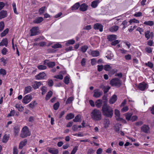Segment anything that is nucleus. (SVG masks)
<instances>
[{"label":"nucleus","mask_w":154,"mask_h":154,"mask_svg":"<svg viewBox=\"0 0 154 154\" xmlns=\"http://www.w3.org/2000/svg\"><path fill=\"white\" fill-rule=\"evenodd\" d=\"M4 23L3 21L0 22V31H2L4 27Z\"/></svg>","instance_id":"6e6d98bb"},{"label":"nucleus","mask_w":154,"mask_h":154,"mask_svg":"<svg viewBox=\"0 0 154 154\" xmlns=\"http://www.w3.org/2000/svg\"><path fill=\"white\" fill-rule=\"evenodd\" d=\"M141 131L145 133H148L150 132V128L148 125H144L141 128Z\"/></svg>","instance_id":"39448f33"},{"label":"nucleus","mask_w":154,"mask_h":154,"mask_svg":"<svg viewBox=\"0 0 154 154\" xmlns=\"http://www.w3.org/2000/svg\"><path fill=\"white\" fill-rule=\"evenodd\" d=\"M134 16L136 17H140L142 16V13L140 12H137L135 13L134 15Z\"/></svg>","instance_id":"09e8293b"},{"label":"nucleus","mask_w":154,"mask_h":154,"mask_svg":"<svg viewBox=\"0 0 154 154\" xmlns=\"http://www.w3.org/2000/svg\"><path fill=\"white\" fill-rule=\"evenodd\" d=\"M20 128L19 126L18 125H16L15 126L14 128V132L15 136L18 134L20 131Z\"/></svg>","instance_id":"4468645a"},{"label":"nucleus","mask_w":154,"mask_h":154,"mask_svg":"<svg viewBox=\"0 0 154 154\" xmlns=\"http://www.w3.org/2000/svg\"><path fill=\"white\" fill-rule=\"evenodd\" d=\"M38 69L40 70L45 69H46V66L43 65H39L37 66Z\"/></svg>","instance_id":"79ce46f5"},{"label":"nucleus","mask_w":154,"mask_h":154,"mask_svg":"<svg viewBox=\"0 0 154 154\" xmlns=\"http://www.w3.org/2000/svg\"><path fill=\"white\" fill-rule=\"evenodd\" d=\"M115 114L116 119L118 120L120 117V113L119 111L117 109H116L115 110Z\"/></svg>","instance_id":"a211bd4d"},{"label":"nucleus","mask_w":154,"mask_h":154,"mask_svg":"<svg viewBox=\"0 0 154 154\" xmlns=\"http://www.w3.org/2000/svg\"><path fill=\"white\" fill-rule=\"evenodd\" d=\"M145 65L146 66H148L150 68H152L153 66L152 63L149 62H148L147 63H146Z\"/></svg>","instance_id":"052dcab7"},{"label":"nucleus","mask_w":154,"mask_h":154,"mask_svg":"<svg viewBox=\"0 0 154 154\" xmlns=\"http://www.w3.org/2000/svg\"><path fill=\"white\" fill-rule=\"evenodd\" d=\"M122 82L120 80L117 78L112 79L110 82V84L111 86L119 87L121 85Z\"/></svg>","instance_id":"7ed1b4c3"},{"label":"nucleus","mask_w":154,"mask_h":154,"mask_svg":"<svg viewBox=\"0 0 154 154\" xmlns=\"http://www.w3.org/2000/svg\"><path fill=\"white\" fill-rule=\"evenodd\" d=\"M32 87L30 86L25 87L24 94H25L30 92L32 91Z\"/></svg>","instance_id":"bb28decb"},{"label":"nucleus","mask_w":154,"mask_h":154,"mask_svg":"<svg viewBox=\"0 0 154 154\" xmlns=\"http://www.w3.org/2000/svg\"><path fill=\"white\" fill-rule=\"evenodd\" d=\"M41 90H42V94L44 95L45 94L46 92H47V89L46 88L45 86H43L41 88Z\"/></svg>","instance_id":"603ef678"},{"label":"nucleus","mask_w":154,"mask_h":154,"mask_svg":"<svg viewBox=\"0 0 154 154\" xmlns=\"http://www.w3.org/2000/svg\"><path fill=\"white\" fill-rule=\"evenodd\" d=\"M91 117L93 119L96 120V109H94L91 112Z\"/></svg>","instance_id":"6ab92c4d"},{"label":"nucleus","mask_w":154,"mask_h":154,"mask_svg":"<svg viewBox=\"0 0 154 154\" xmlns=\"http://www.w3.org/2000/svg\"><path fill=\"white\" fill-rule=\"evenodd\" d=\"M103 26L101 24L97 23V29H99V31L102 32L103 31Z\"/></svg>","instance_id":"e433bc0d"},{"label":"nucleus","mask_w":154,"mask_h":154,"mask_svg":"<svg viewBox=\"0 0 154 154\" xmlns=\"http://www.w3.org/2000/svg\"><path fill=\"white\" fill-rule=\"evenodd\" d=\"M38 27L35 26L33 27L30 31L31 32L30 36H32L37 35L38 32Z\"/></svg>","instance_id":"423d86ee"},{"label":"nucleus","mask_w":154,"mask_h":154,"mask_svg":"<svg viewBox=\"0 0 154 154\" xmlns=\"http://www.w3.org/2000/svg\"><path fill=\"white\" fill-rule=\"evenodd\" d=\"M111 69V66L107 64L104 66V69L106 71H110Z\"/></svg>","instance_id":"7c9ffc66"},{"label":"nucleus","mask_w":154,"mask_h":154,"mask_svg":"<svg viewBox=\"0 0 154 154\" xmlns=\"http://www.w3.org/2000/svg\"><path fill=\"white\" fill-rule=\"evenodd\" d=\"M89 53L93 57L96 56V51L90 50Z\"/></svg>","instance_id":"3c124183"},{"label":"nucleus","mask_w":154,"mask_h":154,"mask_svg":"<svg viewBox=\"0 0 154 154\" xmlns=\"http://www.w3.org/2000/svg\"><path fill=\"white\" fill-rule=\"evenodd\" d=\"M46 7L45 6L42 7H41L39 10V13L40 14H43L45 11V9H46Z\"/></svg>","instance_id":"37998d69"},{"label":"nucleus","mask_w":154,"mask_h":154,"mask_svg":"<svg viewBox=\"0 0 154 154\" xmlns=\"http://www.w3.org/2000/svg\"><path fill=\"white\" fill-rule=\"evenodd\" d=\"M150 32L149 31L146 32L145 33V37L147 38V39H148L150 37V35L149 34Z\"/></svg>","instance_id":"5fc2aeb1"},{"label":"nucleus","mask_w":154,"mask_h":154,"mask_svg":"<svg viewBox=\"0 0 154 154\" xmlns=\"http://www.w3.org/2000/svg\"><path fill=\"white\" fill-rule=\"evenodd\" d=\"M54 78L62 80L63 78V76L62 75L60 74L54 76Z\"/></svg>","instance_id":"bf43d9fd"},{"label":"nucleus","mask_w":154,"mask_h":154,"mask_svg":"<svg viewBox=\"0 0 154 154\" xmlns=\"http://www.w3.org/2000/svg\"><path fill=\"white\" fill-rule=\"evenodd\" d=\"M102 111L103 115L106 117L111 118L113 115L112 108L105 103L102 107Z\"/></svg>","instance_id":"f257e3e1"},{"label":"nucleus","mask_w":154,"mask_h":154,"mask_svg":"<svg viewBox=\"0 0 154 154\" xmlns=\"http://www.w3.org/2000/svg\"><path fill=\"white\" fill-rule=\"evenodd\" d=\"M123 42L128 46V49H129L130 48L131 44L129 42L126 41H124Z\"/></svg>","instance_id":"680f3d73"},{"label":"nucleus","mask_w":154,"mask_h":154,"mask_svg":"<svg viewBox=\"0 0 154 154\" xmlns=\"http://www.w3.org/2000/svg\"><path fill=\"white\" fill-rule=\"evenodd\" d=\"M98 67V71H102L103 68H104V66L102 65H98L97 66Z\"/></svg>","instance_id":"0e129e2a"},{"label":"nucleus","mask_w":154,"mask_h":154,"mask_svg":"<svg viewBox=\"0 0 154 154\" xmlns=\"http://www.w3.org/2000/svg\"><path fill=\"white\" fill-rule=\"evenodd\" d=\"M144 24L149 26H152L154 24V22L152 21H146L144 23Z\"/></svg>","instance_id":"72a5a7b5"},{"label":"nucleus","mask_w":154,"mask_h":154,"mask_svg":"<svg viewBox=\"0 0 154 154\" xmlns=\"http://www.w3.org/2000/svg\"><path fill=\"white\" fill-rule=\"evenodd\" d=\"M123 26V29H124L127 27L129 25L128 24V22L126 20L124 21L122 24Z\"/></svg>","instance_id":"c03bdc74"},{"label":"nucleus","mask_w":154,"mask_h":154,"mask_svg":"<svg viewBox=\"0 0 154 154\" xmlns=\"http://www.w3.org/2000/svg\"><path fill=\"white\" fill-rule=\"evenodd\" d=\"M27 143V140L26 139H25L24 140L21 141L20 143L19 148L20 149H22L23 147Z\"/></svg>","instance_id":"2eb2a0df"},{"label":"nucleus","mask_w":154,"mask_h":154,"mask_svg":"<svg viewBox=\"0 0 154 154\" xmlns=\"http://www.w3.org/2000/svg\"><path fill=\"white\" fill-rule=\"evenodd\" d=\"M74 117V115L72 113H70L67 115L66 119V120H70L73 119Z\"/></svg>","instance_id":"5701e85b"},{"label":"nucleus","mask_w":154,"mask_h":154,"mask_svg":"<svg viewBox=\"0 0 154 154\" xmlns=\"http://www.w3.org/2000/svg\"><path fill=\"white\" fill-rule=\"evenodd\" d=\"M128 107L127 106H124L121 109V111L122 112H125L128 110Z\"/></svg>","instance_id":"13d9d810"},{"label":"nucleus","mask_w":154,"mask_h":154,"mask_svg":"<svg viewBox=\"0 0 154 154\" xmlns=\"http://www.w3.org/2000/svg\"><path fill=\"white\" fill-rule=\"evenodd\" d=\"M80 6V4L79 2H77L73 6H72L71 9L72 10H76L78 9Z\"/></svg>","instance_id":"aec40b11"},{"label":"nucleus","mask_w":154,"mask_h":154,"mask_svg":"<svg viewBox=\"0 0 154 154\" xmlns=\"http://www.w3.org/2000/svg\"><path fill=\"white\" fill-rule=\"evenodd\" d=\"M55 63L54 62H49L48 66L49 68H52L55 66Z\"/></svg>","instance_id":"de8ad7c7"},{"label":"nucleus","mask_w":154,"mask_h":154,"mask_svg":"<svg viewBox=\"0 0 154 154\" xmlns=\"http://www.w3.org/2000/svg\"><path fill=\"white\" fill-rule=\"evenodd\" d=\"M88 47L87 45H84L81 47V51L83 53L85 52L87 50Z\"/></svg>","instance_id":"58836bf2"},{"label":"nucleus","mask_w":154,"mask_h":154,"mask_svg":"<svg viewBox=\"0 0 154 154\" xmlns=\"http://www.w3.org/2000/svg\"><path fill=\"white\" fill-rule=\"evenodd\" d=\"M15 107L20 112H22L24 110V107L20 104H16L15 106Z\"/></svg>","instance_id":"a878e982"},{"label":"nucleus","mask_w":154,"mask_h":154,"mask_svg":"<svg viewBox=\"0 0 154 154\" xmlns=\"http://www.w3.org/2000/svg\"><path fill=\"white\" fill-rule=\"evenodd\" d=\"M117 100V97L116 95H113L109 100V102L110 104H113Z\"/></svg>","instance_id":"9b49d317"},{"label":"nucleus","mask_w":154,"mask_h":154,"mask_svg":"<svg viewBox=\"0 0 154 154\" xmlns=\"http://www.w3.org/2000/svg\"><path fill=\"white\" fill-rule=\"evenodd\" d=\"M52 92L51 91H49L48 92L45 97L46 100H48L50 98L52 95Z\"/></svg>","instance_id":"c756f323"},{"label":"nucleus","mask_w":154,"mask_h":154,"mask_svg":"<svg viewBox=\"0 0 154 154\" xmlns=\"http://www.w3.org/2000/svg\"><path fill=\"white\" fill-rule=\"evenodd\" d=\"M102 104V100L99 99L97 100V107H100Z\"/></svg>","instance_id":"8fccbe9b"},{"label":"nucleus","mask_w":154,"mask_h":154,"mask_svg":"<svg viewBox=\"0 0 154 154\" xmlns=\"http://www.w3.org/2000/svg\"><path fill=\"white\" fill-rule=\"evenodd\" d=\"M91 29V25H87L83 27L84 30H89Z\"/></svg>","instance_id":"338daca9"},{"label":"nucleus","mask_w":154,"mask_h":154,"mask_svg":"<svg viewBox=\"0 0 154 154\" xmlns=\"http://www.w3.org/2000/svg\"><path fill=\"white\" fill-rule=\"evenodd\" d=\"M37 104V103L35 101H34L31 102L28 105V106L30 108H33Z\"/></svg>","instance_id":"4be33fe9"},{"label":"nucleus","mask_w":154,"mask_h":154,"mask_svg":"<svg viewBox=\"0 0 154 154\" xmlns=\"http://www.w3.org/2000/svg\"><path fill=\"white\" fill-rule=\"evenodd\" d=\"M9 31V29L8 28L6 29L3 32L1 33V36L2 37L5 36L6 34L8 33Z\"/></svg>","instance_id":"a19ab883"},{"label":"nucleus","mask_w":154,"mask_h":154,"mask_svg":"<svg viewBox=\"0 0 154 154\" xmlns=\"http://www.w3.org/2000/svg\"><path fill=\"white\" fill-rule=\"evenodd\" d=\"M75 43V41L73 39H71L67 41L65 44L66 45L68 46L69 45H73Z\"/></svg>","instance_id":"2f4dec72"},{"label":"nucleus","mask_w":154,"mask_h":154,"mask_svg":"<svg viewBox=\"0 0 154 154\" xmlns=\"http://www.w3.org/2000/svg\"><path fill=\"white\" fill-rule=\"evenodd\" d=\"M119 29V27L116 25L114 26L109 29V30L111 32L116 31Z\"/></svg>","instance_id":"b1692460"},{"label":"nucleus","mask_w":154,"mask_h":154,"mask_svg":"<svg viewBox=\"0 0 154 154\" xmlns=\"http://www.w3.org/2000/svg\"><path fill=\"white\" fill-rule=\"evenodd\" d=\"M101 119V112L97 110V120H100Z\"/></svg>","instance_id":"ea45409f"},{"label":"nucleus","mask_w":154,"mask_h":154,"mask_svg":"<svg viewBox=\"0 0 154 154\" xmlns=\"http://www.w3.org/2000/svg\"><path fill=\"white\" fill-rule=\"evenodd\" d=\"M110 88V87L109 86H106L104 88V93H107Z\"/></svg>","instance_id":"69168bd1"},{"label":"nucleus","mask_w":154,"mask_h":154,"mask_svg":"<svg viewBox=\"0 0 154 154\" xmlns=\"http://www.w3.org/2000/svg\"><path fill=\"white\" fill-rule=\"evenodd\" d=\"M48 151L49 152L52 154H57L58 153V150L55 148H48Z\"/></svg>","instance_id":"1a4fd4ad"},{"label":"nucleus","mask_w":154,"mask_h":154,"mask_svg":"<svg viewBox=\"0 0 154 154\" xmlns=\"http://www.w3.org/2000/svg\"><path fill=\"white\" fill-rule=\"evenodd\" d=\"M60 103L59 102H57L54 104V105L53 107L55 110H57L59 107Z\"/></svg>","instance_id":"a18cd8bd"},{"label":"nucleus","mask_w":154,"mask_h":154,"mask_svg":"<svg viewBox=\"0 0 154 154\" xmlns=\"http://www.w3.org/2000/svg\"><path fill=\"white\" fill-rule=\"evenodd\" d=\"M2 53L3 55H5L6 54L7 52V50L6 48H4L2 50Z\"/></svg>","instance_id":"e2e57ef3"},{"label":"nucleus","mask_w":154,"mask_h":154,"mask_svg":"<svg viewBox=\"0 0 154 154\" xmlns=\"http://www.w3.org/2000/svg\"><path fill=\"white\" fill-rule=\"evenodd\" d=\"M8 42L7 39L6 38L3 39L1 42L0 43V46H5L7 47Z\"/></svg>","instance_id":"ddd939ff"},{"label":"nucleus","mask_w":154,"mask_h":154,"mask_svg":"<svg viewBox=\"0 0 154 154\" xmlns=\"http://www.w3.org/2000/svg\"><path fill=\"white\" fill-rule=\"evenodd\" d=\"M147 85L144 82L140 83L138 86V88L141 91H144L146 89Z\"/></svg>","instance_id":"0eeeda50"},{"label":"nucleus","mask_w":154,"mask_h":154,"mask_svg":"<svg viewBox=\"0 0 154 154\" xmlns=\"http://www.w3.org/2000/svg\"><path fill=\"white\" fill-rule=\"evenodd\" d=\"M9 138V135H7L6 134L4 135L2 140V142L4 143H6L8 140Z\"/></svg>","instance_id":"cd10ccee"},{"label":"nucleus","mask_w":154,"mask_h":154,"mask_svg":"<svg viewBox=\"0 0 154 154\" xmlns=\"http://www.w3.org/2000/svg\"><path fill=\"white\" fill-rule=\"evenodd\" d=\"M51 47L52 48L56 49L59 48H61L62 47V46L59 43H57L56 44H54V45H52L51 46Z\"/></svg>","instance_id":"f704fd0d"},{"label":"nucleus","mask_w":154,"mask_h":154,"mask_svg":"<svg viewBox=\"0 0 154 154\" xmlns=\"http://www.w3.org/2000/svg\"><path fill=\"white\" fill-rule=\"evenodd\" d=\"M81 118V116L79 115H78L76 116L75 118L73 119V121L74 122H79L80 121V119Z\"/></svg>","instance_id":"473e14b6"},{"label":"nucleus","mask_w":154,"mask_h":154,"mask_svg":"<svg viewBox=\"0 0 154 154\" xmlns=\"http://www.w3.org/2000/svg\"><path fill=\"white\" fill-rule=\"evenodd\" d=\"M0 74L3 75H5L6 74V72L5 69H0Z\"/></svg>","instance_id":"4d7b16f0"},{"label":"nucleus","mask_w":154,"mask_h":154,"mask_svg":"<svg viewBox=\"0 0 154 154\" xmlns=\"http://www.w3.org/2000/svg\"><path fill=\"white\" fill-rule=\"evenodd\" d=\"M12 6L13 7V10H14V13L15 14H18V13L17 12V8H16V4L14 2L12 3Z\"/></svg>","instance_id":"c9c22d12"},{"label":"nucleus","mask_w":154,"mask_h":154,"mask_svg":"<svg viewBox=\"0 0 154 154\" xmlns=\"http://www.w3.org/2000/svg\"><path fill=\"white\" fill-rule=\"evenodd\" d=\"M110 123V121L109 120L107 119H104L103 124L105 128H107L109 127V125Z\"/></svg>","instance_id":"393cba45"},{"label":"nucleus","mask_w":154,"mask_h":154,"mask_svg":"<svg viewBox=\"0 0 154 154\" xmlns=\"http://www.w3.org/2000/svg\"><path fill=\"white\" fill-rule=\"evenodd\" d=\"M13 154H18V150L16 146H14L13 148Z\"/></svg>","instance_id":"774afa93"},{"label":"nucleus","mask_w":154,"mask_h":154,"mask_svg":"<svg viewBox=\"0 0 154 154\" xmlns=\"http://www.w3.org/2000/svg\"><path fill=\"white\" fill-rule=\"evenodd\" d=\"M107 38L109 41H112L116 39V35H109L108 36Z\"/></svg>","instance_id":"412c9836"},{"label":"nucleus","mask_w":154,"mask_h":154,"mask_svg":"<svg viewBox=\"0 0 154 154\" xmlns=\"http://www.w3.org/2000/svg\"><path fill=\"white\" fill-rule=\"evenodd\" d=\"M43 20V18L42 17H38L35 18L33 21V23H39Z\"/></svg>","instance_id":"dca6fc26"},{"label":"nucleus","mask_w":154,"mask_h":154,"mask_svg":"<svg viewBox=\"0 0 154 154\" xmlns=\"http://www.w3.org/2000/svg\"><path fill=\"white\" fill-rule=\"evenodd\" d=\"M69 78L67 76L64 77V82L65 84L67 85L69 83Z\"/></svg>","instance_id":"864d4df0"},{"label":"nucleus","mask_w":154,"mask_h":154,"mask_svg":"<svg viewBox=\"0 0 154 154\" xmlns=\"http://www.w3.org/2000/svg\"><path fill=\"white\" fill-rule=\"evenodd\" d=\"M32 98L31 95L29 94L27 95L23 98L22 102L24 104H27L31 101Z\"/></svg>","instance_id":"20e7f679"},{"label":"nucleus","mask_w":154,"mask_h":154,"mask_svg":"<svg viewBox=\"0 0 154 154\" xmlns=\"http://www.w3.org/2000/svg\"><path fill=\"white\" fill-rule=\"evenodd\" d=\"M79 7L80 10L82 11H86L88 8V6L85 3L82 4L81 5H80Z\"/></svg>","instance_id":"f8f14e48"},{"label":"nucleus","mask_w":154,"mask_h":154,"mask_svg":"<svg viewBox=\"0 0 154 154\" xmlns=\"http://www.w3.org/2000/svg\"><path fill=\"white\" fill-rule=\"evenodd\" d=\"M132 115V114L131 113H127L125 114L126 119L128 121H129L130 120Z\"/></svg>","instance_id":"c85d7f7f"},{"label":"nucleus","mask_w":154,"mask_h":154,"mask_svg":"<svg viewBox=\"0 0 154 154\" xmlns=\"http://www.w3.org/2000/svg\"><path fill=\"white\" fill-rule=\"evenodd\" d=\"M42 85V83L41 82H34L32 84V86L34 89H36L38 88L39 87Z\"/></svg>","instance_id":"9d476101"},{"label":"nucleus","mask_w":154,"mask_h":154,"mask_svg":"<svg viewBox=\"0 0 154 154\" xmlns=\"http://www.w3.org/2000/svg\"><path fill=\"white\" fill-rule=\"evenodd\" d=\"M73 98L72 97H69L67 100L66 102V104L70 103L73 100Z\"/></svg>","instance_id":"49530a36"},{"label":"nucleus","mask_w":154,"mask_h":154,"mask_svg":"<svg viewBox=\"0 0 154 154\" xmlns=\"http://www.w3.org/2000/svg\"><path fill=\"white\" fill-rule=\"evenodd\" d=\"M7 16V12L6 11L2 10L0 12V19L6 17Z\"/></svg>","instance_id":"f3484780"},{"label":"nucleus","mask_w":154,"mask_h":154,"mask_svg":"<svg viewBox=\"0 0 154 154\" xmlns=\"http://www.w3.org/2000/svg\"><path fill=\"white\" fill-rule=\"evenodd\" d=\"M129 22L130 24H131L132 23H139L140 22L138 20L134 18L133 19H131L129 20Z\"/></svg>","instance_id":"4c0bfd02"},{"label":"nucleus","mask_w":154,"mask_h":154,"mask_svg":"<svg viewBox=\"0 0 154 154\" xmlns=\"http://www.w3.org/2000/svg\"><path fill=\"white\" fill-rule=\"evenodd\" d=\"M46 75L44 72L39 73L38 74L35 75V77L36 79L39 80L44 79Z\"/></svg>","instance_id":"6e6552de"},{"label":"nucleus","mask_w":154,"mask_h":154,"mask_svg":"<svg viewBox=\"0 0 154 154\" xmlns=\"http://www.w3.org/2000/svg\"><path fill=\"white\" fill-rule=\"evenodd\" d=\"M30 135V132L29 131L28 128L27 126L24 127L22 129L20 137L24 138L28 136H29Z\"/></svg>","instance_id":"f03ea898"}]
</instances>
